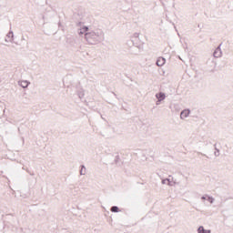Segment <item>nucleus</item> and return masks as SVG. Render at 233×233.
Returning <instances> with one entry per match:
<instances>
[{
  "mask_svg": "<svg viewBox=\"0 0 233 233\" xmlns=\"http://www.w3.org/2000/svg\"><path fill=\"white\" fill-rule=\"evenodd\" d=\"M166 64V59L164 57H158L157 60V66H163Z\"/></svg>",
  "mask_w": 233,
  "mask_h": 233,
  "instance_id": "obj_2",
  "label": "nucleus"
},
{
  "mask_svg": "<svg viewBox=\"0 0 233 233\" xmlns=\"http://www.w3.org/2000/svg\"><path fill=\"white\" fill-rule=\"evenodd\" d=\"M82 31L83 32H81L80 34H84V33L87 32L88 31V27L82 28Z\"/></svg>",
  "mask_w": 233,
  "mask_h": 233,
  "instance_id": "obj_8",
  "label": "nucleus"
},
{
  "mask_svg": "<svg viewBox=\"0 0 233 233\" xmlns=\"http://www.w3.org/2000/svg\"><path fill=\"white\" fill-rule=\"evenodd\" d=\"M118 211H119L118 207H112L111 208V212H118Z\"/></svg>",
  "mask_w": 233,
  "mask_h": 233,
  "instance_id": "obj_7",
  "label": "nucleus"
},
{
  "mask_svg": "<svg viewBox=\"0 0 233 233\" xmlns=\"http://www.w3.org/2000/svg\"><path fill=\"white\" fill-rule=\"evenodd\" d=\"M20 86L23 87V88H26L28 86V82L25 81V80H23L20 82Z\"/></svg>",
  "mask_w": 233,
  "mask_h": 233,
  "instance_id": "obj_5",
  "label": "nucleus"
},
{
  "mask_svg": "<svg viewBox=\"0 0 233 233\" xmlns=\"http://www.w3.org/2000/svg\"><path fill=\"white\" fill-rule=\"evenodd\" d=\"M85 37L88 42V44H91V45L96 44L98 38L97 35H96L95 33H86Z\"/></svg>",
  "mask_w": 233,
  "mask_h": 233,
  "instance_id": "obj_1",
  "label": "nucleus"
},
{
  "mask_svg": "<svg viewBox=\"0 0 233 233\" xmlns=\"http://www.w3.org/2000/svg\"><path fill=\"white\" fill-rule=\"evenodd\" d=\"M198 233H209V231H205L203 227L198 228Z\"/></svg>",
  "mask_w": 233,
  "mask_h": 233,
  "instance_id": "obj_6",
  "label": "nucleus"
},
{
  "mask_svg": "<svg viewBox=\"0 0 233 233\" xmlns=\"http://www.w3.org/2000/svg\"><path fill=\"white\" fill-rule=\"evenodd\" d=\"M156 96L159 101H162L166 98V95L164 93H158L156 95Z\"/></svg>",
  "mask_w": 233,
  "mask_h": 233,
  "instance_id": "obj_3",
  "label": "nucleus"
},
{
  "mask_svg": "<svg viewBox=\"0 0 233 233\" xmlns=\"http://www.w3.org/2000/svg\"><path fill=\"white\" fill-rule=\"evenodd\" d=\"M188 115H189V111H188V110H184V111H182V113H181V115H180V117H181L182 119H184V118L187 117Z\"/></svg>",
  "mask_w": 233,
  "mask_h": 233,
  "instance_id": "obj_4",
  "label": "nucleus"
}]
</instances>
